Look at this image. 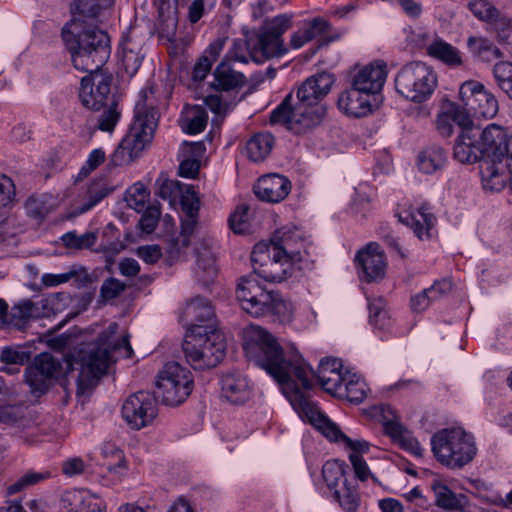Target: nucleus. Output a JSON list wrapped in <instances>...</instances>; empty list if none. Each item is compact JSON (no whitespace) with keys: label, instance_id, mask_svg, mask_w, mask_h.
<instances>
[{"label":"nucleus","instance_id":"obj_1","mask_svg":"<svg viewBox=\"0 0 512 512\" xmlns=\"http://www.w3.org/2000/svg\"><path fill=\"white\" fill-rule=\"evenodd\" d=\"M243 348L250 361L264 369L279 383L282 392H284V382L276 378L268 365L279 366V370L287 372V382L294 384L310 403L313 402L310 401L303 390H309L313 387L315 374H322L324 369L327 371L343 370L340 360L325 358L320 361L317 371L314 372L298 352L285 353L276 338L257 325H251L246 329ZM283 394L285 395V393Z\"/></svg>","mask_w":512,"mask_h":512},{"label":"nucleus","instance_id":"obj_2","mask_svg":"<svg viewBox=\"0 0 512 512\" xmlns=\"http://www.w3.org/2000/svg\"><path fill=\"white\" fill-rule=\"evenodd\" d=\"M113 5L112 0H73L72 19L62 28V38L75 68L92 69L104 65L111 52L108 34L86 20L98 18Z\"/></svg>","mask_w":512,"mask_h":512},{"label":"nucleus","instance_id":"obj_3","mask_svg":"<svg viewBox=\"0 0 512 512\" xmlns=\"http://www.w3.org/2000/svg\"><path fill=\"white\" fill-rule=\"evenodd\" d=\"M334 77L321 72L307 78L297 89L296 98L292 93L271 112L270 122L282 124L288 130L302 134L321 123L325 107L321 103L329 93Z\"/></svg>","mask_w":512,"mask_h":512},{"label":"nucleus","instance_id":"obj_4","mask_svg":"<svg viewBox=\"0 0 512 512\" xmlns=\"http://www.w3.org/2000/svg\"><path fill=\"white\" fill-rule=\"evenodd\" d=\"M148 93H152V91L142 89L139 92L133 122L128 133L112 155V162L115 165H123L133 161L154 138L160 114Z\"/></svg>","mask_w":512,"mask_h":512},{"label":"nucleus","instance_id":"obj_5","mask_svg":"<svg viewBox=\"0 0 512 512\" xmlns=\"http://www.w3.org/2000/svg\"><path fill=\"white\" fill-rule=\"evenodd\" d=\"M236 297L242 309L253 317L269 316L286 324L293 319V306L278 292L267 290L255 275L243 276L236 287Z\"/></svg>","mask_w":512,"mask_h":512},{"label":"nucleus","instance_id":"obj_6","mask_svg":"<svg viewBox=\"0 0 512 512\" xmlns=\"http://www.w3.org/2000/svg\"><path fill=\"white\" fill-rule=\"evenodd\" d=\"M276 378L284 382L283 390L285 397L289 400L294 410L302 419L307 420L316 429L321 431L325 437L333 441H342L346 447L351 449V453H366L369 450V443L364 440H352L343 434L339 428L330 421V419L314 403H310L297 387L291 382H287L288 374L279 370V366L268 365Z\"/></svg>","mask_w":512,"mask_h":512},{"label":"nucleus","instance_id":"obj_7","mask_svg":"<svg viewBox=\"0 0 512 512\" xmlns=\"http://www.w3.org/2000/svg\"><path fill=\"white\" fill-rule=\"evenodd\" d=\"M507 130L498 124L491 123L479 132V144L483 160L480 164V175L484 189L500 191L506 185L508 176L503 162L507 154Z\"/></svg>","mask_w":512,"mask_h":512},{"label":"nucleus","instance_id":"obj_8","mask_svg":"<svg viewBox=\"0 0 512 512\" xmlns=\"http://www.w3.org/2000/svg\"><path fill=\"white\" fill-rule=\"evenodd\" d=\"M432 452L436 460L452 470L470 464L477 455L474 436L462 427L444 428L431 437Z\"/></svg>","mask_w":512,"mask_h":512},{"label":"nucleus","instance_id":"obj_9","mask_svg":"<svg viewBox=\"0 0 512 512\" xmlns=\"http://www.w3.org/2000/svg\"><path fill=\"white\" fill-rule=\"evenodd\" d=\"M187 362L199 370L217 366L225 356L226 343L219 329L203 330L194 328L186 333L182 344Z\"/></svg>","mask_w":512,"mask_h":512},{"label":"nucleus","instance_id":"obj_10","mask_svg":"<svg viewBox=\"0 0 512 512\" xmlns=\"http://www.w3.org/2000/svg\"><path fill=\"white\" fill-rule=\"evenodd\" d=\"M118 352L125 358L133 354L129 335L124 334L120 340L108 347H95L80 358V372L77 378V393L84 394L97 384L98 379L107 372L113 361L111 352Z\"/></svg>","mask_w":512,"mask_h":512},{"label":"nucleus","instance_id":"obj_11","mask_svg":"<svg viewBox=\"0 0 512 512\" xmlns=\"http://www.w3.org/2000/svg\"><path fill=\"white\" fill-rule=\"evenodd\" d=\"M437 75L426 63L412 61L402 66L395 75L396 92L414 103L427 101L437 87Z\"/></svg>","mask_w":512,"mask_h":512},{"label":"nucleus","instance_id":"obj_12","mask_svg":"<svg viewBox=\"0 0 512 512\" xmlns=\"http://www.w3.org/2000/svg\"><path fill=\"white\" fill-rule=\"evenodd\" d=\"M103 65L92 69H80L89 72L81 79L79 99L84 107L93 111H100L109 102L116 100L115 87L112 74L100 70Z\"/></svg>","mask_w":512,"mask_h":512},{"label":"nucleus","instance_id":"obj_13","mask_svg":"<svg viewBox=\"0 0 512 512\" xmlns=\"http://www.w3.org/2000/svg\"><path fill=\"white\" fill-rule=\"evenodd\" d=\"M156 386V393L164 404L177 406L190 395L193 380L190 371L186 368L177 362H168L159 372Z\"/></svg>","mask_w":512,"mask_h":512},{"label":"nucleus","instance_id":"obj_14","mask_svg":"<svg viewBox=\"0 0 512 512\" xmlns=\"http://www.w3.org/2000/svg\"><path fill=\"white\" fill-rule=\"evenodd\" d=\"M459 101L461 106L477 119H491L499 110L496 97L476 80H468L461 84Z\"/></svg>","mask_w":512,"mask_h":512},{"label":"nucleus","instance_id":"obj_15","mask_svg":"<svg viewBox=\"0 0 512 512\" xmlns=\"http://www.w3.org/2000/svg\"><path fill=\"white\" fill-rule=\"evenodd\" d=\"M251 262L255 275L268 282H282L292 273L293 262L285 260L265 244H256L251 252Z\"/></svg>","mask_w":512,"mask_h":512},{"label":"nucleus","instance_id":"obj_16","mask_svg":"<svg viewBox=\"0 0 512 512\" xmlns=\"http://www.w3.org/2000/svg\"><path fill=\"white\" fill-rule=\"evenodd\" d=\"M292 26V15L280 14L264 20L258 34L259 50L263 58L280 57L287 53L282 35Z\"/></svg>","mask_w":512,"mask_h":512},{"label":"nucleus","instance_id":"obj_17","mask_svg":"<svg viewBox=\"0 0 512 512\" xmlns=\"http://www.w3.org/2000/svg\"><path fill=\"white\" fill-rule=\"evenodd\" d=\"M158 414L156 397L149 392L139 391L130 395L122 405V416L127 424L136 430L150 425Z\"/></svg>","mask_w":512,"mask_h":512},{"label":"nucleus","instance_id":"obj_18","mask_svg":"<svg viewBox=\"0 0 512 512\" xmlns=\"http://www.w3.org/2000/svg\"><path fill=\"white\" fill-rule=\"evenodd\" d=\"M61 363L50 353H41L34 359L32 365L25 371V381L30 388V392L39 397L46 393L49 388V382L57 377L61 370Z\"/></svg>","mask_w":512,"mask_h":512},{"label":"nucleus","instance_id":"obj_19","mask_svg":"<svg viewBox=\"0 0 512 512\" xmlns=\"http://www.w3.org/2000/svg\"><path fill=\"white\" fill-rule=\"evenodd\" d=\"M274 252H279L285 260L293 263L301 262L308 252V242L303 232L296 227H282L271 238L270 246Z\"/></svg>","mask_w":512,"mask_h":512},{"label":"nucleus","instance_id":"obj_20","mask_svg":"<svg viewBox=\"0 0 512 512\" xmlns=\"http://www.w3.org/2000/svg\"><path fill=\"white\" fill-rule=\"evenodd\" d=\"M355 260L361 269V279L370 283L384 278L386 261L384 253L377 243H369L357 253Z\"/></svg>","mask_w":512,"mask_h":512},{"label":"nucleus","instance_id":"obj_21","mask_svg":"<svg viewBox=\"0 0 512 512\" xmlns=\"http://www.w3.org/2000/svg\"><path fill=\"white\" fill-rule=\"evenodd\" d=\"M386 78V64L383 62L371 63L355 72L351 85L371 97L382 90Z\"/></svg>","mask_w":512,"mask_h":512},{"label":"nucleus","instance_id":"obj_22","mask_svg":"<svg viewBox=\"0 0 512 512\" xmlns=\"http://www.w3.org/2000/svg\"><path fill=\"white\" fill-rule=\"evenodd\" d=\"M329 32V22H327L323 18L316 17L311 21L305 22L301 28L292 33L290 38V46L293 49H300L306 43L312 41L317 37H320L319 41L321 45H327L330 42L339 39L340 34L328 36Z\"/></svg>","mask_w":512,"mask_h":512},{"label":"nucleus","instance_id":"obj_23","mask_svg":"<svg viewBox=\"0 0 512 512\" xmlns=\"http://www.w3.org/2000/svg\"><path fill=\"white\" fill-rule=\"evenodd\" d=\"M290 191V180L276 173L261 176L254 186L256 196L263 201L271 203H278L284 200Z\"/></svg>","mask_w":512,"mask_h":512},{"label":"nucleus","instance_id":"obj_24","mask_svg":"<svg viewBox=\"0 0 512 512\" xmlns=\"http://www.w3.org/2000/svg\"><path fill=\"white\" fill-rule=\"evenodd\" d=\"M60 503L61 507L68 512H106V504L102 499L82 489L65 491Z\"/></svg>","mask_w":512,"mask_h":512},{"label":"nucleus","instance_id":"obj_25","mask_svg":"<svg viewBox=\"0 0 512 512\" xmlns=\"http://www.w3.org/2000/svg\"><path fill=\"white\" fill-rule=\"evenodd\" d=\"M185 315L190 321L187 333H192L194 328H202L206 331L218 329L214 308L206 298L192 299L186 306Z\"/></svg>","mask_w":512,"mask_h":512},{"label":"nucleus","instance_id":"obj_26","mask_svg":"<svg viewBox=\"0 0 512 512\" xmlns=\"http://www.w3.org/2000/svg\"><path fill=\"white\" fill-rule=\"evenodd\" d=\"M220 383L223 398L231 404H245L252 396V386L241 373L231 372L223 374Z\"/></svg>","mask_w":512,"mask_h":512},{"label":"nucleus","instance_id":"obj_27","mask_svg":"<svg viewBox=\"0 0 512 512\" xmlns=\"http://www.w3.org/2000/svg\"><path fill=\"white\" fill-rule=\"evenodd\" d=\"M337 105L340 111L353 118H361L372 112L370 97L352 85L339 95Z\"/></svg>","mask_w":512,"mask_h":512},{"label":"nucleus","instance_id":"obj_28","mask_svg":"<svg viewBox=\"0 0 512 512\" xmlns=\"http://www.w3.org/2000/svg\"><path fill=\"white\" fill-rule=\"evenodd\" d=\"M478 138V129H468L465 132H460L454 145V158L461 163H475L480 159L483 160Z\"/></svg>","mask_w":512,"mask_h":512},{"label":"nucleus","instance_id":"obj_29","mask_svg":"<svg viewBox=\"0 0 512 512\" xmlns=\"http://www.w3.org/2000/svg\"><path fill=\"white\" fill-rule=\"evenodd\" d=\"M431 490L438 508L447 512H465L468 506V498L465 494L455 493L439 480L432 481Z\"/></svg>","mask_w":512,"mask_h":512},{"label":"nucleus","instance_id":"obj_30","mask_svg":"<svg viewBox=\"0 0 512 512\" xmlns=\"http://www.w3.org/2000/svg\"><path fill=\"white\" fill-rule=\"evenodd\" d=\"M214 81L212 86L218 91H232L243 87L246 84V77L242 72L236 71L228 63L222 60L213 73Z\"/></svg>","mask_w":512,"mask_h":512},{"label":"nucleus","instance_id":"obj_31","mask_svg":"<svg viewBox=\"0 0 512 512\" xmlns=\"http://www.w3.org/2000/svg\"><path fill=\"white\" fill-rule=\"evenodd\" d=\"M399 221L411 227L419 239L430 237V231L434 227L436 218L428 211L427 207H421L416 212L399 215Z\"/></svg>","mask_w":512,"mask_h":512},{"label":"nucleus","instance_id":"obj_32","mask_svg":"<svg viewBox=\"0 0 512 512\" xmlns=\"http://www.w3.org/2000/svg\"><path fill=\"white\" fill-rule=\"evenodd\" d=\"M264 59L259 50L258 40L252 45L251 41L247 39H235L226 56L223 58V60H227L228 63H248L250 60L261 63Z\"/></svg>","mask_w":512,"mask_h":512},{"label":"nucleus","instance_id":"obj_33","mask_svg":"<svg viewBox=\"0 0 512 512\" xmlns=\"http://www.w3.org/2000/svg\"><path fill=\"white\" fill-rule=\"evenodd\" d=\"M426 52L429 56L450 67H458L463 63L459 49L440 38L427 45Z\"/></svg>","mask_w":512,"mask_h":512},{"label":"nucleus","instance_id":"obj_34","mask_svg":"<svg viewBox=\"0 0 512 512\" xmlns=\"http://www.w3.org/2000/svg\"><path fill=\"white\" fill-rule=\"evenodd\" d=\"M367 390V384L360 376L347 372L346 380L343 381L334 396L359 404L366 398Z\"/></svg>","mask_w":512,"mask_h":512},{"label":"nucleus","instance_id":"obj_35","mask_svg":"<svg viewBox=\"0 0 512 512\" xmlns=\"http://www.w3.org/2000/svg\"><path fill=\"white\" fill-rule=\"evenodd\" d=\"M467 47L472 56L481 62L491 63L503 57L501 50L485 37L470 36Z\"/></svg>","mask_w":512,"mask_h":512},{"label":"nucleus","instance_id":"obj_36","mask_svg":"<svg viewBox=\"0 0 512 512\" xmlns=\"http://www.w3.org/2000/svg\"><path fill=\"white\" fill-rule=\"evenodd\" d=\"M274 146V137L268 132L257 133L246 143V153L249 160L258 163L264 161Z\"/></svg>","mask_w":512,"mask_h":512},{"label":"nucleus","instance_id":"obj_37","mask_svg":"<svg viewBox=\"0 0 512 512\" xmlns=\"http://www.w3.org/2000/svg\"><path fill=\"white\" fill-rule=\"evenodd\" d=\"M186 153L194 158H187L181 161L178 174L184 178H195L200 169V161L197 157H201L204 152V145L201 142L188 143L183 142Z\"/></svg>","mask_w":512,"mask_h":512},{"label":"nucleus","instance_id":"obj_38","mask_svg":"<svg viewBox=\"0 0 512 512\" xmlns=\"http://www.w3.org/2000/svg\"><path fill=\"white\" fill-rule=\"evenodd\" d=\"M182 129L185 133L195 135L204 131L208 121V114L204 107L194 105L187 107L183 117Z\"/></svg>","mask_w":512,"mask_h":512},{"label":"nucleus","instance_id":"obj_39","mask_svg":"<svg viewBox=\"0 0 512 512\" xmlns=\"http://www.w3.org/2000/svg\"><path fill=\"white\" fill-rule=\"evenodd\" d=\"M446 160V154L441 147L431 146L419 154L418 167L422 172L432 174L443 168Z\"/></svg>","mask_w":512,"mask_h":512},{"label":"nucleus","instance_id":"obj_40","mask_svg":"<svg viewBox=\"0 0 512 512\" xmlns=\"http://www.w3.org/2000/svg\"><path fill=\"white\" fill-rule=\"evenodd\" d=\"M334 499L346 512H356L359 507V495L354 485L348 480L331 491Z\"/></svg>","mask_w":512,"mask_h":512},{"label":"nucleus","instance_id":"obj_41","mask_svg":"<svg viewBox=\"0 0 512 512\" xmlns=\"http://www.w3.org/2000/svg\"><path fill=\"white\" fill-rule=\"evenodd\" d=\"M346 469L347 465L339 460H330L323 465L322 476L330 491L348 480L345 476Z\"/></svg>","mask_w":512,"mask_h":512},{"label":"nucleus","instance_id":"obj_42","mask_svg":"<svg viewBox=\"0 0 512 512\" xmlns=\"http://www.w3.org/2000/svg\"><path fill=\"white\" fill-rule=\"evenodd\" d=\"M0 423L16 426L23 432L31 428V421L22 415V410L15 406H0ZM35 430L34 427H32Z\"/></svg>","mask_w":512,"mask_h":512},{"label":"nucleus","instance_id":"obj_43","mask_svg":"<svg viewBox=\"0 0 512 512\" xmlns=\"http://www.w3.org/2000/svg\"><path fill=\"white\" fill-rule=\"evenodd\" d=\"M468 9L479 20L484 22H495L499 17L498 9L488 0H471Z\"/></svg>","mask_w":512,"mask_h":512},{"label":"nucleus","instance_id":"obj_44","mask_svg":"<svg viewBox=\"0 0 512 512\" xmlns=\"http://www.w3.org/2000/svg\"><path fill=\"white\" fill-rule=\"evenodd\" d=\"M61 239L67 248L81 250L91 248L97 241V234L86 232L78 235L76 231H70L65 233Z\"/></svg>","mask_w":512,"mask_h":512},{"label":"nucleus","instance_id":"obj_45","mask_svg":"<svg viewBox=\"0 0 512 512\" xmlns=\"http://www.w3.org/2000/svg\"><path fill=\"white\" fill-rule=\"evenodd\" d=\"M348 371H333V370H323L322 374H315L319 384L321 387L328 393L335 395L338 388L341 386L343 381L346 380V375Z\"/></svg>","mask_w":512,"mask_h":512},{"label":"nucleus","instance_id":"obj_46","mask_svg":"<svg viewBox=\"0 0 512 512\" xmlns=\"http://www.w3.org/2000/svg\"><path fill=\"white\" fill-rule=\"evenodd\" d=\"M112 191L113 188L109 187L108 184L104 181L93 182L89 186L87 191L88 201L82 205V207L80 208V212L84 213L92 209L105 197H107Z\"/></svg>","mask_w":512,"mask_h":512},{"label":"nucleus","instance_id":"obj_47","mask_svg":"<svg viewBox=\"0 0 512 512\" xmlns=\"http://www.w3.org/2000/svg\"><path fill=\"white\" fill-rule=\"evenodd\" d=\"M50 477V472H27L23 476H21L15 483L11 484L7 488L8 495H14L23 489L36 485Z\"/></svg>","mask_w":512,"mask_h":512},{"label":"nucleus","instance_id":"obj_48","mask_svg":"<svg viewBox=\"0 0 512 512\" xmlns=\"http://www.w3.org/2000/svg\"><path fill=\"white\" fill-rule=\"evenodd\" d=\"M493 76L497 86L507 94L512 88V62H497L493 67Z\"/></svg>","mask_w":512,"mask_h":512},{"label":"nucleus","instance_id":"obj_49","mask_svg":"<svg viewBox=\"0 0 512 512\" xmlns=\"http://www.w3.org/2000/svg\"><path fill=\"white\" fill-rule=\"evenodd\" d=\"M30 352L16 346H5L0 349V362L6 365H23L30 360Z\"/></svg>","mask_w":512,"mask_h":512},{"label":"nucleus","instance_id":"obj_50","mask_svg":"<svg viewBox=\"0 0 512 512\" xmlns=\"http://www.w3.org/2000/svg\"><path fill=\"white\" fill-rule=\"evenodd\" d=\"M148 196L149 193L144 185L136 183L127 191L125 199L130 208L137 212H141L145 209Z\"/></svg>","mask_w":512,"mask_h":512},{"label":"nucleus","instance_id":"obj_51","mask_svg":"<svg viewBox=\"0 0 512 512\" xmlns=\"http://www.w3.org/2000/svg\"><path fill=\"white\" fill-rule=\"evenodd\" d=\"M125 288L126 284L114 277L106 279L100 288L99 302L105 304L116 299L124 292Z\"/></svg>","mask_w":512,"mask_h":512},{"label":"nucleus","instance_id":"obj_52","mask_svg":"<svg viewBox=\"0 0 512 512\" xmlns=\"http://www.w3.org/2000/svg\"><path fill=\"white\" fill-rule=\"evenodd\" d=\"M105 107L107 109L99 117L98 128L104 132H112L120 119L117 101L109 102Z\"/></svg>","mask_w":512,"mask_h":512},{"label":"nucleus","instance_id":"obj_53","mask_svg":"<svg viewBox=\"0 0 512 512\" xmlns=\"http://www.w3.org/2000/svg\"><path fill=\"white\" fill-rule=\"evenodd\" d=\"M118 55L126 73L133 76L141 66L143 60L141 52L123 48V50L118 51Z\"/></svg>","mask_w":512,"mask_h":512},{"label":"nucleus","instance_id":"obj_54","mask_svg":"<svg viewBox=\"0 0 512 512\" xmlns=\"http://www.w3.org/2000/svg\"><path fill=\"white\" fill-rule=\"evenodd\" d=\"M248 212L249 207L246 205H239L234 213H232L228 219L229 226L234 233L244 234L249 230L248 223Z\"/></svg>","mask_w":512,"mask_h":512},{"label":"nucleus","instance_id":"obj_55","mask_svg":"<svg viewBox=\"0 0 512 512\" xmlns=\"http://www.w3.org/2000/svg\"><path fill=\"white\" fill-rule=\"evenodd\" d=\"M448 113H449V115H451V119L453 120V122L455 124H457L459 126V128L461 129L460 132H465L468 129H477L473 125L472 113L465 110L461 106V102L458 105L451 104L448 109Z\"/></svg>","mask_w":512,"mask_h":512},{"label":"nucleus","instance_id":"obj_56","mask_svg":"<svg viewBox=\"0 0 512 512\" xmlns=\"http://www.w3.org/2000/svg\"><path fill=\"white\" fill-rule=\"evenodd\" d=\"M217 0H193L188 7V20L190 23H197L205 14L211 12Z\"/></svg>","mask_w":512,"mask_h":512},{"label":"nucleus","instance_id":"obj_57","mask_svg":"<svg viewBox=\"0 0 512 512\" xmlns=\"http://www.w3.org/2000/svg\"><path fill=\"white\" fill-rule=\"evenodd\" d=\"M369 319L370 322L379 328H384L389 324L388 312L384 309V302L382 299H377L369 303Z\"/></svg>","mask_w":512,"mask_h":512},{"label":"nucleus","instance_id":"obj_58","mask_svg":"<svg viewBox=\"0 0 512 512\" xmlns=\"http://www.w3.org/2000/svg\"><path fill=\"white\" fill-rule=\"evenodd\" d=\"M15 185L11 178L0 175V208L9 207L15 201Z\"/></svg>","mask_w":512,"mask_h":512},{"label":"nucleus","instance_id":"obj_59","mask_svg":"<svg viewBox=\"0 0 512 512\" xmlns=\"http://www.w3.org/2000/svg\"><path fill=\"white\" fill-rule=\"evenodd\" d=\"M156 183L158 185L157 195L163 200L173 202L181 192L180 183L178 181L158 179Z\"/></svg>","mask_w":512,"mask_h":512},{"label":"nucleus","instance_id":"obj_60","mask_svg":"<svg viewBox=\"0 0 512 512\" xmlns=\"http://www.w3.org/2000/svg\"><path fill=\"white\" fill-rule=\"evenodd\" d=\"M196 275L199 280L207 282L216 274L214 260L210 255L198 256L196 261Z\"/></svg>","mask_w":512,"mask_h":512},{"label":"nucleus","instance_id":"obj_61","mask_svg":"<svg viewBox=\"0 0 512 512\" xmlns=\"http://www.w3.org/2000/svg\"><path fill=\"white\" fill-rule=\"evenodd\" d=\"M161 211L157 206H149L139 220V227L146 233H152L160 219Z\"/></svg>","mask_w":512,"mask_h":512},{"label":"nucleus","instance_id":"obj_62","mask_svg":"<svg viewBox=\"0 0 512 512\" xmlns=\"http://www.w3.org/2000/svg\"><path fill=\"white\" fill-rule=\"evenodd\" d=\"M78 277L79 275L75 270H70L60 274L46 273L42 275L41 282L45 287H56L60 284L69 282L73 278Z\"/></svg>","mask_w":512,"mask_h":512},{"label":"nucleus","instance_id":"obj_63","mask_svg":"<svg viewBox=\"0 0 512 512\" xmlns=\"http://www.w3.org/2000/svg\"><path fill=\"white\" fill-rule=\"evenodd\" d=\"M36 310L37 308L31 300H23L12 308L11 315L12 318L25 321L33 317Z\"/></svg>","mask_w":512,"mask_h":512},{"label":"nucleus","instance_id":"obj_64","mask_svg":"<svg viewBox=\"0 0 512 512\" xmlns=\"http://www.w3.org/2000/svg\"><path fill=\"white\" fill-rule=\"evenodd\" d=\"M105 160V152L102 149H94L90 152L87 161L80 170V175L86 177Z\"/></svg>","mask_w":512,"mask_h":512}]
</instances>
